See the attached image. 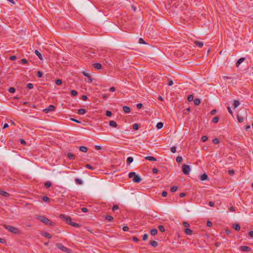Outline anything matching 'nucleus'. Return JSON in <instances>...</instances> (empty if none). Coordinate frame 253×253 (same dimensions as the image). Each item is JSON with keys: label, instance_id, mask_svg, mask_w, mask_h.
<instances>
[{"label": "nucleus", "instance_id": "obj_59", "mask_svg": "<svg viewBox=\"0 0 253 253\" xmlns=\"http://www.w3.org/2000/svg\"><path fill=\"white\" fill-rule=\"evenodd\" d=\"M207 225L208 227H211L212 225V223L211 221H208L207 223Z\"/></svg>", "mask_w": 253, "mask_h": 253}, {"label": "nucleus", "instance_id": "obj_56", "mask_svg": "<svg viewBox=\"0 0 253 253\" xmlns=\"http://www.w3.org/2000/svg\"><path fill=\"white\" fill-rule=\"evenodd\" d=\"M16 58H17V57L15 55L11 56L9 57L10 60H11V61L15 60V59H16Z\"/></svg>", "mask_w": 253, "mask_h": 253}, {"label": "nucleus", "instance_id": "obj_11", "mask_svg": "<svg viewBox=\"0 0 253 253\" xmlns=\"http://www.w3.org/2000/svg\"><path fill=\"white\" fill-rule=\"evenodd\" d=\"M208 179V175L206 173H204L203 174L201 175L200 176V180L204 181L207 180Z\"/></svg>", "mask_w": 253, "mask_h": 253}, {"label": "nucleus", "instance_id": "obj_37", "mask_svg": "<svg viewBox=\"0 0 253 253\" xmlns=\"http://www.w3.org/2000/svg\"><path fill=\"white\" fill-rule=\"evenodd\" d=\"M75 181L77 184H80V185H82L83 183V181L81 179H79V178H76L75 179Z\"/></svg>", "mask_w": 253, "mask_h": 253}, {"label": "nucleus", "instance_id": "obj_45", "mask_svg": "<svg viewBox=\"0 0 253 253\" xmlns=\"http://www.w3.org/2000/svg\"><path fill=\"white\" fill-rule=\"evenodd\" d=\"M159 229L160 231L162 232H164L165 231V228L163 225H160L159 226Z\"/></svg>", "mask_w": 253, "mask_h": 253}, {"label": "nucleus", "instance_id": "obj_3", "mask_svg": "<svg viewBox=\"0 0 253 253\" xmlns=\"http://www.w3.org/2000/svg\"><path fill=\"white\" fill-rule=\"evenodd\" d=\"M4 227L6 229L8 230L10 232L14 234L18 235V234H20V231H19V230L16 227H14L10 226V225H4Z\"/></svg>", "mask_w": 253, "mask_h": 253}, {"label": "nucleus", "instance_id": "obj_40", "mask_svg": "<svg viewBox=\"0 0 253 253\" xmlns=\"http://www.w3.org/2000/svg\"><path fill=\"white\" fill-rule=\"evenodd\" d=\"M178 188L177 186H172V187H171L170 188V191L171 192H175L177 191Z\"/></svg>", "mask_w": 253, "mask_h": 253}, {"label": "nucleus", "instance_id": "obj_12", "mask_svg": "<svg viewBox=\"0 0 253 253\" xmlns=\"http://www.w3.org/2000/svg\"><path fill=\"white\" fill-rule=\"evenodd\" d=\"M145 159L147 160L150 161H156L157 159L156 158L152 156H147L145 158Z\"/></svg>", "mask_w": 253, "mask_h": 253}, {"label": "nucleus", "instance_id": "obj_49", "mask_svg": "<svg viewBox=\"0 0 253 253\" xmlns=\"http://www.w3.org/2000/svg\"><path fill=\"white\" fill-rule=\"evenodd\" d=\"M27 87L29 89H32L33 88V84L31 83H29L27 85Z\"/></svg>", "mask_w": 253, "mask_h": 253}, {"label": "nucleus", "instance_id": "obj_62", "mask_svg": "<svg viewBox=\"0 0 253 253\" xmlns=\"http://www.w3.org/2000/svg\"><path fill=\"white\" fill-rule=\"evenodd\" d=\"M153 172L155 174L157 173L158 172V169L156 168H154L152 169Z\"/></svg>", "mask_w": 253, "mask_h": 253}, {"label": "nucleus", "instance_id": "obj_9", "mask_svg": "<svg viewBox=\"0 0 253 253\" xmlns=\"http://www.w3.org/2000/svg\"><path fill=\"white\" fill-rule=\"evenodd\" d=\"M194 43L196 44V45L199 47H202L203 45H204V43L203 42H200V41H194Z\"/></svg>", "mask_w": 253, "mask_h": 253}, {"label": "nucleus", "instance_id": "obj_5", "mask_svg": "<svg viewBox=\"0 0 253 253\" xmlns=\"http://www.w3.org/2000/svg\"><path fill=\"white\" fill-rule=\"evenodd\" d=\"M56 246L60 250L67 253H71L72 251L70 249H68L64 246L62 244H57Z\"/></svg>", "mask_w": 253, "mask_h": 253}, {"label": "nucleus", "instance_id": "obj_23", "mask_svg": "<svg viewBox=\"0 0 253 253\" xmlns=\"http://www.w3.org/2000/svg\"><path fill=\"white\" fill-rule=\"evenodd\" d=\"M42 235L48 239H50L52 237L50 234L47 232H43L42 234Z\"/></svg>", "mask_w": 253, "mask_h": 253}, {"label": "nucleus", "instance_id": "obj_30", "mask_svg": "<svg viewBox=\"0 0 253 253\" xmlns=\"http://www.w3.org/2000/svg\"><path fill=\"white\" fill-rule=\"evenodd\" d=\"M163 123H162V122H159L158 123H157V125H156V127L158 129H161L163 127Z\"/></svg>", "mask_w": 253, "mask_h": 253}, {"label": "nucleus", "instance_id": "obj_2", "mask_svg": "<svg viewBox=\"0 0 253 253\" xmlns=\"http://www.w3.org/2000/svg\"><path fill=\"white\" fill-rule=\"evenodd\" d=\"M41 221L44 223L45 225H49L53 226L55 225L54 222L51 221L44 215L39 216L38 218Z\"/></svg>", "mask_w": 253, "mask_h": 253}, {"label": "nucleus", "instance_id": "obj_51", "mask_svg": "<svg viewBox=\"0 0 253 253\" xmlns=\"http://www.w3.org/2000/svg\"><path fill=\"white\" fill-rule=\"evenodd\" d=\"M118 209H119V207L118 205H114L113 208H112V210L115 211L116 210H117Z\"/></svg>", "mask_w": 253, "mask_h": 253}, {"label": "nucleus", "instance_id": "obj_17", "mask_svg": "<svg viewBox=\"0 0 253 253\" xmlns=\"http://www.w3.org/2000/svg\"><path fill=\"white\" fill-rule=\"evenodd\" d=\"M184 232L187 235H191L193 233L192 230L189 228H186Z\"/></svg>", "mask_w": 253, "mask_h": 253}, {"label": "nucleus", "instance_id": "obj_46", "mask_svg": "<svg viewBox=\"0 0 253 253\" xmlns=\"http://www.w3.org/2000/svg\"><path fill=\"white\" fill-rule=\"evenodd\" d=\"M208 140V137L206 135L203 136L201 138V140L203 142H206Z\"/></svg>", "mask_w": 253, "mask_h": 253}, {"label": "nucleus", "instance_id": "obj_15", "mask_svg": "<svg viewBox=\"0 0 253 253\" xmlns=\"http://www.w3.org/2000/svg\"><path fill=\"white\" fill-rule=\"evenodd\" d=\"M109 125L113 127H116L117 126L116 122L114 121H110L109 122Z\"/></svg>", "mask_w": 253, "mask_h": 253}, {"label": "nucleus", "instance_id": "obj_47", "mask_svg": "<svg viewBox=\"0 0 253 253\" xmlns=\"http://www.w3.org/2000/svg\"><path fill=\"white\" fill-rule=\"evenodd\" d=\"M168 84L169 86H171L173 84V81L171 79H168Z\"/></svg>", "mask_w": 253, "mask_h": 253}, {"label": "nucleus", "instance_id": "obj_58", "mask_svg": "<svg viewBox=\"0 0 253 253\" xmlns=\"http://www.w3.org/2000/svg\"><path fill=\"white\" fill-rule=\"evenodd\" d=\"M129 229V228L128 226H124L123 227V230L124 231H127Z\"/></svg>", "mask_w": 253, "mask_h": 253}, {"label": "nucleus", "instance_id": "obj_16", "mask_svg": "<svg viewBox=\"0 0 253 253\" xmlns=\"http://www.w3.org/2000/svg\"><path fill=\"white\" fill-rule=\"evenodd\" d=\"M0 194L6 197L9 196V194L8 193L2 190H0Z\"/></svg>", "mask_w": 253, "mask_h": 253}, {"label": "nucleus", "instance_id": "obj_8", "mask_svg": "<svg viewBox=\"0 0 253 253\" xmlns=\"http://www.w3.org/2000/svg\"><path fill=\"white\" fill-rule=\"evenodd\" d=\"M240 250L244 252H250L251 251V249L247 246H242L240 247Z\"/></svg>", "mask_w": 253, "mask_h": 253}, {"label": "nucleus", "instance_id": "obj_1", "mask_svg": "<svg viewBox=\"0 0 253 253\" xmlns=\"http://www.w3.org/2000/svg\"><path fill=\"white\" fill-rule=\"evenodd\" d=\"M60 217L65 220L67 223L69 224V225L75 227H80L81 226L78 223L73 222L71 221V218L69 216H67L63 214H61Z\"/></svg>", "mask_w": 253, "mask_h": 253}, {"label": "nucleus", "instance_id": "obj_26", "mask_svg": "<svg viewBox=\"0 0 253 253\" xmlns=\"http://www.w3.org/2000/svg\"><path fill=\"white\" fill-rule=\"evenodd\" d=\"M194 103L195 105H198L200 104L201 101L198 98H195L194 100Z\"/></svg>", "mask_w": 253, "mask_h": 253}, {"label": "nucleus", "instance_id": "obj_39", "mask_svg": "<svg viewBox=\"0 0 253 253\" xmlns=\"http://www.w3.org/2000/svg\"><path fill=\"white\" fill-rule=\"evenodd\" d=\"M8 91L10 93H14L15 92V88L13 87H9Z\"/></svg>", "mask_w": 253, "mask_h": 253}, {"label": "nucleus", "instance_id": "obj_4", "mask_svg": "<svg viewBox=\"0 0 253 253\" xmlns=\"http://www.w3.org/2000/svg\"><path fill=\"white\" fill-rule=\"evenodd\" d=\"M128 177L132 178V181L135 183H139L141 181L140 177L134 172H131L128 174Z\"/></svg>", "mask_w": 253, "mask_h": 253}, {"label": "nucleus", "instance_id": "obj_10", "mask_svg": "<svg viewBox=\"0 0 253 253\" xmlns=\"http://www.w3.org/2000/svg\"><path fill=\"white\" fill-rule=\"evenodd\" d=\"M92 66L95 68V69H101V67H102V65L100 63H93L92 64Z\"/></svg>", "mask_w": 253, "mask_h": 253}, {"label": "nucleus", "instance_id": "obj_55", "mask_svg": "<svg viewBox=\"0 0 253 253\" xmlns=\"http://www.w3.org/2000/svg\"><path fill=\"white\" fill-rule=\"evenodd\" d=\"M83 75H84V76H85V77H88V78H90L89 74L88 73H87L86 72H85V71H84V72H83Z\"/></svg>", "mask_w": 253, "mask_h": 253}, {"label": "nucleus", "instance_id": "obj_35", "mask_svg": "<svg viewBox=\"0 0 253 253\" xmlns=\"http://www.w3.org/2000/svg\"><path fill=\"white\" fill-rule=\"evenodd\" d=\"M51 186V183L50 181H47L44 184V186L45 188H48Z\"/></svg>", "mask_w": 253, "mask_h": 253}, {"label": "nucleus", "instance_id": "obj_25", "mask_svg": "<svg viewBox=\"0 0 253 253\" xmlns=\"http://www.w3.org/2000/svg\"><path fill=\"white\" fill-rule=\"evenodd\" d=\"M237 118L239 123H242L244 121V118L242 116H240L239 115H237Z\"/></svg>", "mask_w": 253, "mask_h": 253}, {"label": "nucleus", "instance_id": "obj_60", "mask_svg": "<svg viewBox=\"0 0 253 253\" xmlns=\"http://www.w3.org/2000/svg\"><path fill=\"white\" fill-rule=\"evenodd\" d=\"M183 225L185 227H188L190 226L189 224L186 222H184L183 223Z\"/></svg>", "mask_w": 253, "mask_h": 253}, {"label": "nucleus", "instance_id": "obj_33", "mask_svg": "<svg viewBox=\"0 0 253 253\" xmlns=\"http://www.w3.org/2000/svg\"><path fill=\"white\" fill-rule=\"evenodd\" d=\"M42 199L43 201H44V202H48L50 200V199L47 196H43L42 198Z\"/></svg>", "mask_w": 253, "mask_h": 253}, {"label": "nucleus", "instance_id": "obj_50", "mask_svg": "<svg viewBox=\"0 0 253 253\" xmlns=\"http://www.w3.org/2000/svg\"><path fill=\"white\" fill-rule=\"evenodd\" d=\"M170 150L172 153H174L176 152V147H172L170 149Z\"/></svg>", "mask_w": 253, "mask_h": 253}, {"label": "nucleus", "instance_id": "obj_20", "mask_svg": "<svg viewBox=\"0 0 253 253\" xmlns=\"http://www.w3.org/2000/svg\"><path fill=\"white\" fill-rule=\"evenodd\" d=\"M233 228H234L236 231H239L241 228L240 225L239 224H233Z\"/></svg>", "mask_w": 253, "mask_h": 253}, {"label": "nucleus", "instance_id": "obj_63", "mask_svg": "<svg viewBox=\"0 0 253 253\" xmlns=\"http://www.w3.org/2000/svg\"><path fill=\"white\" fill-rule=\"evenodd\" d=\"M132 240L135 242H138L139 241V239L136 237H133Z\"/></svg>", "mask_w": 253, "mask_h": 253}, {"label": "nucleus", "instance_id": "obj_19", "mask_svg": "<svg viewBox=\"0 0 253 253\" xmlns=\"http://www.w3.org/2000/svg\"><path fill=\"white\" fill-rule=\"evenodd\" d=\"M79 149L81 151L84 153L86 152L88 150L87 148L85 146H80Z\"/></svg>", "mask_w": 253, "mask_h": 253}, {"label": "nucleus", "instance_id": "obj_13", "mask_svg": "<svg viewBox=\"0 0 253 253\" xmlns=\"http://www.w3.org/2000/svg\"><path fill=\"white\" fill-rule=\"evenodd\" d=\"M245 59L244 57L240 58L236 62V66L239 67L240 64L242 63Z\"/></svg>", "mask_w": 253, "mask_h": 253}, {"label": "nucleus", "instance_id": "obj_53", "mask_svg": "<svg viewBox=\"0 0 253 253\" xmlns=\"http://www.w3.org/2000/svg\"><path fill=\"white\" fill-rule=\"evenodd\" d=\"M37 76L39 78H42V73L41 71H38Z\"/></svg>", "mask_w": 253, "mask_h": 253}, {"label": "nucleus", "instance_id": "obj_27", "mask_svg": "<svg viewBox=\"0 0 253 253\" xmlns=\"http://www.w3.org/2000/svg\"><path fill=\"white\" fill-rule=\"evenodd\" d=\"M68 157L70 160H74L75 158V156L74 154L71 153H69L68 154Z\"/></svg>", "mask_w": 253, "mask_h": 253}, {"label": "nucleus", "instance_id": "obj_14", "mask_svg": "<svg viewBox=\"0 0 253 253\" xmlns=\"http://www.w3.org/2000/svg\"><path fill=\"white\" fill-rule=\"evenodd\" d=\"M86 112V110H85L84 109H82V108L79 109L78 111V113L79 115H84Z\"/></svg>", "mask_w": 253, "mask_h": 253}, {"label": "nucleus", "instance_id": "obj_7", "mask_svg": "<svg viewBox=\"0 0 253 253\" xmlns=\"http://www.w3.org/2000/svg\"><path fill=\"white\" fill-rule=\"evenodd\" d=\"M55 107L53 105H50L48 107L44 109L43 111L45 113H48V112L50 111H53L55 110Z\"/></svg>", "mask_w": 253, "mask_h": 253}, {"label": "nucleus", "instance_id": "obj_32", "mask_svg": "<svg viewBox=\"0 0 253 253\" xmlns=\"http://www.w3.org/2000/svg\"><path fill=\"white\" fill-rule=\"evenodd\" d=\"M182 157L181 156H178L176 159V162L179 164L182 162Z\"/></svg>", "mask_w": 253, "mask_h": 253}, {"label": "nucleus", "instance_id": "obj_38", "mask_svg": "<svg viewBox=\"0 0 253 253\" xmlns=\"http://www.w3.org/2000/svg\"><path fill=\"white\" fill-rule=\"evenodd\" d=\"M139 127V125L138 124H134L133 125V129L134 130H137Z\"/></svg>", "mask_w": 253, "mask_h": 253}, {"label": "nucleus", "instance_id": "obj_54", "mask_svg": "<svg viewBox=\"0 0 253 253\" xmlns=\"http://www.w3.org/2000/svg\"><path fill=\"white\" fill-rule=\"evenodd\" d=\"M106 115L107 117H110L112 116V113L110 111H106Z\"/></svg>", "mask_w": 253, "mask_h": 253}, {"label": "nucleus", "instance_id": "obj_44", "mask_svg": "<svg viewBox=\"0 0 253 253\" xmlns=\"http://www.w3.org/2000/svg\"><path fill=\"white\" fill-rule=\"evenodd\" d=\"M62 82V80L60 79H57L55 81V84L58 85L61 84Z\"/></svg>", "mask_w": 253, "mask_h": 253}, {"label": "nucleus", "instance_id": "obj_43", "mask_svg": "<svg viewBox=\"0 0 253 253\" xmlns=\"http://www.w3.org/2000/svg\"><path fill=\"white\" fill-rule=\"evenodd\" d=\"M71 93L73 96H75L77 95V92L75 90H72L71 91Z\"/></svg>", "mask_w": 253, "mask_h": 253}, {"label": "nucleus", "instance_id": "obj_29", "mask_svg": "<svg viewBox=\"0 0 253 253\" xmlns=\"http://www.w3.org/2000/svg\"><path fill=\"white\" fill-rule=\"evenodd\" d=\"M150 233L152 235L154 236L157 234L158 231L156 229H153L151 230Z\"/></svg>", "mask_w": 253, "mask_h": 253}, {"label": "nucleus", "instance_id": "obj_18", "mask_svg": "<svg viewBox=\"0 0 253 253\" xmlns=\"http://www.w3.org/2000/svg\"><path fill=\"white\" fill-rule=\"evenodd\" d=\"M35 53L39 57L40 59H41V60H42L43 59L42 54L38 50H36L35 51Z\"/></svg>", "mask_w": 253, "mask_h": 253}, {"label": "nucleus", "instance_id": "obj_34", "mask_svg": "<svg viewBox=\"0 0 253 253\" xmlns=\"http://www.w3.org/2000/svg\"><path fill=\"white\" fill-rule=\"evenodd\" d=\"M219 119V117L217 116H216L213 118L212 122L213 123L216 124L218 122Z\"/></svg>", "mask_w": 253, "mask_h": 253}, {"label": "nucleus", "instance_id": "obj_64", "mask_svg": "<svg viewBox=\"0 0 253 253\" xmlns=\"http://www.w3.org/2000/svg\"><path fill=\"white\" fill-rule=\"evenodd\" d=\"M167 192L165 191H163L162 193V196L163 197H166L167 196Z\"/></svg>", "mask_w": 253, "mask_h": 253}, {"label": "nucleus", "instance_id": "obj_31", "mask_svg": "<svg viewBox=\"0 0 253 253\" xmlns=\"http://www.w3.org/2000/svg\"><path fill=\"white\" fill-rule=\"evenodd\" d=\"M240 105V102L238 100H235L234 101V107L237 108Z\"/></svg>", "mask_w": 253, "mask_h": 253}, {"label": "nucleus", "instance_id": "obj_41", "mask_svg": "<svg viewBox=\"0 0 253 253\" xmlns=\"http://www.w3.org/2000/svg\"><path fill=\"white\" fill-rule=\"evenodd\" d=\"M85 167V168H86L88 169H90L91 170H93L95 169L94 167L91 166V165H90L89 164H86Z\"/></svg>", "mask_w": 253, "mask_h": 253}, {"label": "nucleus", "instance_id": "obj_22", "mask_svg": "<svg viewBox=\"0 0 253 253\" xmlns=\"http://www.w3.org/2000/svg\"><path fill=\"white\" fill-rule=\"evenodd\" d=\"M149 244L153 247H156L158 246V243L155 241H151Z\"/></svg>", "mask_w": 253, "mask_h": 253}, {"label": "nucleus", "instance_id": "obj_42", "mask_svg": "<svg viewBox=\"0 0 253 253\" xmlns=\"http://www.w3.org/2000/svg\"><path fill=\"white\" fill-rule=\"evenodd\" d=\"M19 62L22 64H27L28 62L26 59L23 58L21 59V61Z\"/></svg>", "mask_w": 253, "mask_h": 253}, {"label": "nucleus", "instance_id": "obj_28", "mask_svg": "<svg viewBox=\"0 0 253 253\" xmlns=\"http://www.w3.org/2000/svg\"><path fill=\"white\" fill-rule=\"evenodd\" d=\"M105 219L109 221H112L113 220V216L110 215H107L105 217Z\"/></svg>", "mask_w": 253, "mask_h": 253}, {"label": "nucleus", "instance_id": "obj_24", "mask_svg": "<svg viewBox=\"0 0 253 253\" xmlns=\"http://www.w3.org/2000/svg\"><path fill=\"white\" fill-rule=\"evenodd\" d=\"M133 158L131 157H129L127 158L126 163H127V164L129 165L133 162Z\"/></svg>", "mask_w": 253, "mask_h": 253}, {"label": "nucleus", "instance_id": "obj_61", "mask_svg": "<svg viewBox=\"0 0 253 253\" xmlns=\"http://www.w3.org/2000/svg\"><path fill=\"white\" fill-rule=\"evenodd\" d=\"M20 143L23 145H25L26 144V142L23 139H20Z\"/></svg>", "mask_w": 253, "mask_h": 253}, {"label": "nucleus", "instance_id": "obj_36", "mask_svg": "<svg viewBox=\"0 0 253 253\" xmlns=\"http://www.w3.org/2000/svg\"><path fill=\"white\" fill-rule=\"evenodd\" d=\"M187 100L189 102L194 100H193V95L192 94H190V95H188V96L187 97Z\"/></svg>", "mask_w": 253, "mask_h": 253}, {"label": "nucleus", "instance_id": "obj_21", "mask_svg": "<svg viewBox=\"0 0 253 253\" xmlns=\"http://www.w3.org/2000/svg\"><path fill=\"white\" fill-rule=\"evenodd\" d=\"M123 110L125 113H128L130 111V108L128 106H124L123 107Z\"/></svg>", "mask_w": 253, "mask_h": 253}, {"label": "nucleus", "instance_id": "obj_6", "mask_svg": "<svg viewBox=\"0 0 253 253\" xmlns=\"http://www.w3.org/2000/svg\"><path fill=\"white\" fill-rule=\"evenodd\" d=\"M182 171L184 174L188 175L191 171V168L189 165L184 164L182 166Z\"/></svg>", "mask_w": 253, "mask_h": 253}, {"label": "nucleus", "instance_id": "obj_48", "mask_svg": "<svg viewBox=\"0 0 253 253\" xmlns=\"http://www.w3.org/2000/svg\"><path fill=\"white\" fill-rule=\"evenodd\" d=\"M139 43L140 44H146V43L142 38H140L139 39Z\"/></svg>", "mask_w": 253, "mask_h": 253}, {"label": "nucleus", "instance_id": "obj_52", "mask_svg": "<svg viewBox=\"0 0 253 253\" xmlns=\"http://www.w3.org/2000/svg\"><path fill=\"white\" fill-rule=\"evenodd\" d=\"M212 142L213 143L218 144L219 143V140L218 139L215 138L212 140Z\"/></svg>", "mask_w": 253, "mask_h": 253}, {"label": "nucleus", "instance_id": "obj_57", "mask_svg": "<svg viewBox=\"0 0 253 253\" xmlns=\"http://www.w3.org/2000/svg\"><path fill=\"white\" fill-rule=\"evenodd\" d=\"M147 238H148V234H144L143 236V238H142L143 240L146 241L147 239Z\"/></svg>", "mask_w": 253, "mask_h": 253}]
</instances>
